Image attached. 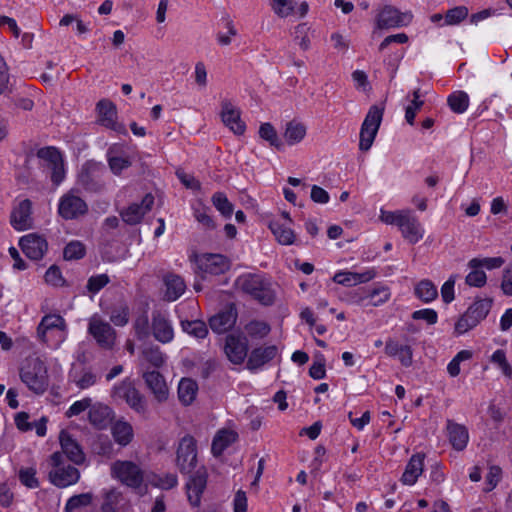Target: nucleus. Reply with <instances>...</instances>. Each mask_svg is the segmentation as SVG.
Instances as JSON below:
<instances>
[{
	"mask_svg": "<svg viewBox=\"0 0 512 512\" xmlns=\"http://www.w3.org/2000/svg\"><path fill=\"white\" fill-rule=\"evenodd\" d=\"M23 253L32 260L43 258L47 252L48 243L43 236L30 233L23 236L19 242Z\"/></svg>",
	"mask_w": 512,
	"mask_h": 512,
	"instance_id": "obj_17",
	"label": "nucleus"
},
{
	"mask_svg": "<svg viewBox=\"0 0 512 512\" xmlns=\"http://www.w3.org/2000/svg\"><path fill=\"white\" fill-rule=\"evenodd\" d=\"M306 135V127L302 123L295 121L289 122L284 132V138L287 144L295 145L302 141Z\"/></svg>",
	"mask_w": 512,
	"mask_h": 512,
	"instance_id": "obj_42",
	"label": "nucleus"
},
{
	"mask_svg": "<svg viewBox=\"0 0 512 512\" xmlns=\"http://www.w3.org/2000/svg\"><path fill=\"white\" fill-rule=\"evenodd\" d=\"M70 380L77 388L84 390L97 383V375L90 369L83 368L70 373Z\"/></svg>",
	"mask_w": 512,
	"mask_h": 512,
	"instance_id": "obj_39",
	"label": "nucleus"
},
{
	"mask_svg": "<svg viewBox=\"0 0 512 512\" xmlns=\"http://www.w3.org/2000/svg\"><path fill=\"white\" fill-rule=\"evenodd\" d=\"M63 255L66 260L81 259L85 255V247L79 241H72L64 248Z\"/></svg>",
	"mask_w": 512,
	"mask_h": 512,
	"instance_id": "obj_56",
	"label": "nucleus"
},
{
	"mask_svg": "<svg viewBox=\"0 0 512 512\" xmlns=\"http://www.w3.org/2000/svg\"><path fill=\"white\" fill-rule=\"evenodd\" d=\"M384 109L373 105L369 108L360 129L359 149L368 151L378 133L382 122Z\"/></svg>",
	"mask_w": 512,
	"mask_h": 512,
	"instance_id": "obj_5",
	"label": "nucleus"
},
{
	"mask_svg": "<svg viewBox=\"0 0 512 512\" xmlns=\"http://www.w3.org/2000/svg\"><path fill=\"white\" fill-rule=\"evenodd\" d=\"M469 16V9L466 6H456L447 10L445 14L444 24L446 26H454L463 22Z\"/></svg>",
	"mask_w": 512,
	"mask_h": 512,
	"instance_id": "obj_46",
	"label": "nucleus"
},
{
	"mask_svg": "<svg viewBox=\"0 0 512 512\" xmlns=\"http://www.w3.org/2000/svg\"><path fill=\"white\" fill-rule=\"evenodd\" d=\"M472 358V352L461 350L447 365V372L451 377H457L460 374V363Z\"/></svg>",
	"mask_w": 512,
	"mask_h": 512,
	"instance_id": "obj_55",
	"label": "nucleus"
},
{
	"mask_svg": "<svg viewBox=\"0 0 512 512\" xmlns=\"http://www.w3.org/2000/svg\"><path fill=\"white\" fill-rule=\"evenodd\" d=\"M391 297L390 289L386 286H378L368 289L367 306H381Z\"/></svg>",
	"mask_w": 512,
	"mask_h": 512,
	"instance_id": "obj_44",
	"label": "nucleus"
},
{
	"mask_svg": "<svg viewBox=\"0 0 512 512\" xmlns=\"http://www.w3.org/2000/svg\"><path fill=\"white\" fill-rule=\"evenodd\" d=\"M37 156L43 162V167L51 174V181L59 185L65 178L64 160L60 151L54 147H44L38 150Z\"/></svg>",
	"mask_w": 512,
	"mask_h": 512,
	"instance_id": "obj_10",
	"label": "nucleus"
},
{
	"mask_svg": "<svg viewBox=\"0 0 512 512\" xmlns=\"http://www.w3.org/2000/svg\"><path fill=\"white\" fill-rule=\"evenodd\" d=\"M238 439V433L230 428H223L215 434L211 451L214 456H220L222 453Z\"/></svg>",
	"mask_w": 512,
	"mask_h": 512,
	"instance_id": "obj_30",
	"label": "nucleus"
},
{
	"mask_svg": "<svg viewBox=\"0 0 512 512\" xmlns=\"http://www.w3.org/2000/svg\"><path fill=\"white\" fill-rule=\"evenodd\" d=\"M195 219L202 224L206 229H215L216 224L212 217L209 215V209L206 207H199L194 209Z\"/></svg>",
	"mask_w": 512,
	"mask_h": 512,
	"instance_id": "obj_63",
	"label": "nucleus"
},
{
	"mask_svg": "<svg viewBox=\"0 0 512 512\" xmlns=\"http://www.w3.org/2000/svg\"><path fill=\"white\" fill-rule=\"evenodd\" d=\"M48 334H58V343L66 340L67 324L62 316L48 314L41 319L37 327V336L40 340H48Z\"/></svg>",
	"mask_w": 512,
	"mask_h": 512,
	"instance_id": "obj_13",
	"label": "nucleus"
},
{
	"mask_svg": "<svg viewBox=\"0 0 512 512\" xmlns=\"http://www.w3.org/2000/svg\"><path fill=\"white\" fill-rule=\"evenodd\" d=\"M492 306V301L489 299H480L475 301L468 309L467 313L470 314L472 319L478 325L486 318Z\"/></svg>",
	"mask_w": 512,
	"mask_h": 512,
	"instance_id": "obj_43",
	"label": "nucleus"
},
{
	"mask_svg": "<svg viewBox=\"0 0 512 512\" xmlns=\"http://www.w3.org/2000/svg\"><path fill=\"white\" fill-rule=\"evenodd\" d=\"M207 485V473L205 469H199L192 475L186 484L187 498L193 507H199L201 496Z\"/></svg>",
	"mask_w": 512,
	"mask_h": 512,
	"instance_id": "obj_20",
	"label": "nucleus"
},
{
	"mask_svg": "<svg viewBox=\"0 0 512 512\" xmlns=\"http://www.w3.org/2000/svg\"><path fill=\"white\" fill-rule=\"evenodd\" d=\"M260 137L269 142L271 146H274L278 150L282 149L283 144L278 138L275 128L270 123H263L259 128Z\"/></svg>",
	"mask_w": 512,
	"mask_h": 512,
	"instance_id": "obj_53",
	"label": "nucleus"
},
{
	"mask_svg": "<svg viewBox=\"0 0 512 512\" xmlns=\"http://www.w3.org/2000/svg\"><path fill=\"white\" fill-rule=\"evenodd\" d=\"M125 499L117 489H109L103 492L102 512H123Z\"/></svg>",
	"mask_w": 512,
	"mask_h": 512,
	"instance_id": "obj_35",
	"label": "nucleus"
},
{
	"mask_svg": "<svg viewBox=\"0 0 512 512\" xmlns=\"http://www.w3.org/2000/svg\"><path fill=\"white\" fill-rule=\"evenodd\" d=\"M111 416L112 410L102 404L93 406L88 414L90 423L98 429L106 428L111 421Z\"/></svg>",
	"mask_w": 512,
	"mask_h": 512,
	"instance_id": "obj_36",
	"label": "nucleus"
},
{
	"mask_svg": "<svg viewBox=\"0 0 512 512\" xmlns=\"http://www.w3.org/2000/svg\"><path fill=\"white\" fill-rule=\"evenodd\" d=\"M32 203L29 199L18 201L11 212V225L18 231L30 229L33 224Z\"/></svg>",
	"mask_w": 512,
	"mask_h": 512,
	"instance_id": "obj_16",
	"label": "nucleus"
},
{
	"mask_svg": "<svg viewBox=\"0 0 512 512\" xmlns=\"http://www.w3.org/2000/svg\"><path fill=\"white\" fill-rule=\"evenodd\" d=\"M277 354L276 346L259 347L252 350L248 357L247 368L255 371L267 362L271 361Z\"/></svg>",
	"mask_w": 512,
	"mask_h": 512,
	"instance_id": "obj_31",
	"label": "nucleus"
},
{
	"mask_svg": "<svg viewBox=\"0 0 512 512\" xmlns=\"http://www.w3.org/2000/svg\"><path fill=\"white\" fill-rule=\"evenodd\" d=\"M88 333L104 349H112L116 342V331L99 315L94 314L88 323Z\"/></svg>",
	"mask_w": 512,
	"mask_h": 512,
	"instance_id": "obj_11",
	"label": "nucleus"
},
{
	"mask_svg": "<svg viewBox=\"0 0 512 512\" xmlns=\"http://www.w3.org/2000/svg\"><path fill=\"white\" fill-rule=\"evenodd\" d=\"M212 203L214 207L222 214L225 218H230L233 214V204L228 200L227 196L223 192H216L213 194Z\"/></svg>",
	"mask_w": 512,
	"mask_h": 512,
	"instance_id": "obj_47",
	"label": "nucleus"
},
{
	"mask_svg": "<svg viewBox=\"0 0 512 512\" xmlns=\"http://www.w3.org/2000/svg\"><path fill=\"white\" fill-rule=\"evenodd\" d=\"M109 283V277L106 274L91 276L87 282V290L92 294L98 293Z\"/></svg>",
	"mask_w": 512,
	"mask_h": 512,
	"instance_id": "obj_64",
	"label": "nucleus"
},
{
	"mask_svg": "<svg viewBox=\"0 0 512 512\" xmlns=\"http://www.w3.org/2000/svg\"><path fill=\"white\" fill-rule=\"evenodd\" d=\"M269 228L281 245H292L295 242L296 235L289 225L273 220L269 224Z\"/></svg>",
	"mask_w": 512,
	"mask_h": 512,
	"instance_id": "obj_37",
	"label": "nucleus"
},
{
	"mask_svg": "<svg viewBox=\"0 0 512 512\" xmlns=\"http://www.w3.org/2000/svg\"><path fill=\"white\" fill-rule=\"evenodd\" d=\"M111 433L114 441L123 447L130 444L134 437L132 425L125 420H117L113 423Z\"/></svg>",
	"mask_w": 512,
	"mask_h": 512,
	"instance_id": "obj_34",
	"label": "nucleus"
},
{
	"mask_svg": "<svg viewBox=\"0 0 512 512\" xmlns=\"http://www.w3.org/2000/svg\"><path fill=\"white\" fill-rule=\"evenodd\" d=\"M143 379L153 394L154 398L162 403L169 397V388L164 377L157 371H146L143 373Z\"/></svg>",
	"mask_w": 512,
	"mask_h": 512,
	"instance_id": "obj_22",
	"label": "nucleus"
},
{
	"mask_svg": "<svg viewBox=\"0 0 512 512\" xmlns=\"http://www.w3.org/2000/svg\"><path fill=\"white\" fill-rule=\"evenodd\" d=\"M236 320L237 311L236 308L231 305L212 316L209 320V325L212 331L222 334L230 330L235 325Z\"/></svg>",
	"mask_w": 512,
	"mask_h": 512,
	"instance_id": "obj_24",
	"label": "nucleus"
},
{
	"mask_svg": "<svg viewBox=\"0 0 512 512\" xmlns=\"http://www.w3.org/2000/svg\"><path fill=\"white\" fill-rule=\"evenodd\" d=\"M111 396L115 401H124L136 413L147 414V401L130 379L126 378L114 385Z\"/></svg>",
	"mask_w": 512,
	"mask_h": 512,
	"instance_id": "obj_4",
	"label": "nucleus"
},
{
	"mask_svg": "<svg viewBox=\"0 0 512 512\" xmlns=\"http://www.w3.org/2000/svg\"><path fill=\"white\" fill-rule=\"evenodd\" d=\"M98 112L99 123L109 129L115 131L123 130V126L117 122L116 106L107 99H102L96 106Z\"/></svg>",
	"mask_w": 512,
	"mask_h": 512,
	"instance_id": "obj_23",
	"label": "nucleus"
},
{
	"mask_svg": "<svg viewBox=\"0 0 512 512\" xmlns=\"http://www.w3.org/2000/svg\"><path fill=\"white\" fill-rule=\"evenodd\" d=\"M505 263L504 258L497 257H487V258H473L469 261L468 265L472 269L485 267L489 270L500 268Z\"/></svg>",
	"mask_w": 512,
	"mask_h": 512,
	"instance_id": "obj_51",
	"label": "nucleus"
},
{
	"mask_svg": "<svg viewBox=\"0 0 512 512\" xmlns=\"http://www.w3.org/2000/svg\"><path fill=\"white\" fill-rule=\"evenodd\" d=\"M413 15L411 12H401L396 7L385 5L378 10L375 24L377 29H391L407 26L411 23Z\"/></svg>",
	"mask_w": 512,
	"mask_h": 512,
	"instance_id": "obj_9",
	"label": "nucleus"
},
{
	"mask_svg": "<svg viewBox=\"0 0 512 512\" xmlns=\"http://www.w3.org/2000/svg\"><path fill=\"white\" fill-rule=\"evenodd\" d=\"M197 383L190 378H182L178 385V398L183 405H190L196 398Z\"/></svg>",
	"mask_w": 512,
	"mask_h": 512,
	"instance_id": "obj_38",
	"label": "nucleus"
},
{
	"mask_svg": "<svg viewBox=\"0 0 512 512\" xmlns=\"http://www.w3.org/2000/svg\"><path fill=\"white\" fill-rule=\"evenodd\" d=\"M154 204L152 194H146L140 203H132L121 212L123 221L129 225L139 223L144 215L151 210Z\"/></svg>",
	"mask_w": 512,
	"mask_h": 512,
	"instance_id": "obj_19",
	"label": "nucleus"
},
{
	"mask_svg": "<svg viewBox=\"0 0 512 512\" xmlns=\"http://www.w3.org/2000/svg\"><path fill=\"white\" fill-rule=\"evenodd\" d=\"M49 462L52 470L48 473V479L56 487L66 488L79 481V470L72 465L65 466L64 457L59 451L50 456Z\"/></svg>",
	"mask_w": 512,
	"mask_h": 512,
	"instance_id": "obj_2",
	"label": "nucleus"
},
{
	"mask_svg": "<svg viewBox=\"0 0 512 512\" xmlns=\"http://www.w3.org/2000/svg\"><path fill=\"white\" fill-rule=\"evenodd\" d=\"M21 381L29 390L42 394L48 387L46 365L38 358L28 360L20 370Z\"/></svg>",
	"mask_w": 512,
	"mask_h": 512,
	"instance_id": "obj_3",
	"label": "nucleus"
},
{
	"mask_svg": "<svg viewBox=\"0 0 512 512\" xmlns=\"http://www.w3.org/2000/svg\"><path fill=\"white\" fill-rule=\"evenodd\" d=\"M199 267L205 274L220 275L229 269V261L221 254H205L199 261Z\"/></svg>",
	"mask_w": 512,
	"mask_h": 512,
	"instance_id": "obj_27",
	"label": "nucleus"
},
{
	"mask_svg": "<svg viewBox=\"0 0 512 512\" xmlns=\"http://www.w3.org/2000/svg\"><path fill=\"white\" fill-rule=\"evenodd\" d=\"M415 295L423 302L429 303L438 296L437 287L428 279L421 280L415 286Z\"/></svg>",
	"mask_w": 512,
	"mask_h": 512,
	"instance_id": "obj_41",
	"label": "nucleus"
},
{
	"mask_svg": "<svg viewBox=\"0 0 512 512\" xmlns=\"http://www.w3.org/2000/svg\"><path fill=\"white\" fill-rule=\"evenodd\" d=\"M197 464L196 440L190 436H184L178 445L176 452V465L182 473L192 472Z\"/></svg>",
	"mask_w": 512,
	"mask_h": 512,
	"instance_id": "obj_12",
	"label": "nucleus"
},
{
	"mask_svg": "<svg viewBox=\"0 0 512 512\" xmlns=\"http://www.w3.org/2000/svg\"><path fill=\"white\" fill-rule=\"evenodd\" d=\"M181 326L183 331L199 339L205 338L208 334L206 324L200 320L182 321Z\"/></svg>",
	"mask_w": 512,
	"mask_h": 512,
	"instance_id": "obj_50",
	"label": "nucleus"
},
{
	"mask_svg": "<svg viewBox=\"0 0 512 512\" xmlns=\"http://www.w3.org/2000/svg\"><path fill=\"white\" fill-rule=\"evenodd\" d=\"M108 164L113 174L120 175L124 169L130 167L131 161L128 157L109 154Z\"/></svg>",
	"mask_w": 512,
	"mask_h": 512,
	"instance_id": "obj_58",
	"label": "nucleus"
},
{
	"mask_svg": "<svg viewBox=\"0 0 512 512\" xmlns=\"http://www.w3.org/2000/svg\"><path fill=\"white\" fill-rule=\"evenodd\" d=\"M375 277L376 271L373 268H369L363 272L339 271L333 276V281L343 286H355L367 283Z\"/></svg>",
	"mask_w": 512,
	"mask_h": 512,
	"instance_id": "obj_25",
	"label": "nucleus"
},
{
	"mask_svg": "<svg viewBox=\"0 0 512 512\" xmlns=\"http://www.w3.org/2000/svg\"><path fill=\"white\" fill-rule=\"evenodd\" d=\"M221 119L233 133L242 135L245 132L246 126L241 120L240 110L229 100L221 102Z\"/></svg>",
	"mask_w": 512,
	"mask_h": 512,
	"instance_id": "obj_18",
	"label": "nucleus"
},
{
	"mask_svg": "<svg viewBox=\"0 0 512 512\" xmlns=\"http://www.w3.org/2000/svg\"><path fill=\"white\" fill-rule=\"evenodd\" d=\"M398 228L402 237L411 244L418 243L425 234L423 226L410 210L406 211Z\"/></svg>",
	"mask_w": 512,
	"mask_h": 512,
	"instance_id": "obj_15",
	"label": "nucleus"
},
{
	"mask_svg": "<svg viewBox=\"0 0 512 512\" xmlns=\"http://www.w3.org/2000/svg\"><path fill=\"white\" fill-rule=\"evenodd\" d=\"M447 102L453 112L462 114L469 106V96L464 91H455L448 97Z\"/></svg>",
	"mask_w": 512,
	"mask_h": 512,
	"instance_id": "obj_45",
	"label": "nucleus"
},
{
	"mask_svg": "<svg viewBox=\"0 0 512 512\" xmlns=\"http://www.w3.org/2000/svg\"><path fill=\"white\" fill-rule=\"evenodd\" d=\"M88 212V205L75 189L63 194L58 203V213L65 220L77 219Z\"/></svg>",
	"mask_w": 512,
	"mask_h": 512,
	"instance_id": "obj_8",
	"label": "nucleus"
},
{
	"mask_svg": "<svg viewBox=\"0 0 512 512\" xmlns=\"http://www.w3.org/2000/svg\"><path fill=\"white\" fill-rule=\"evenodd\" d=\"M424 459L425 455L422 453L411 456L400 479L403 485L412 486L417 482L424 470Z\"/></svg>",
	"mask_w": 512,
	"mask_h": 512,
	"instance_id": "obj_28",
	"label": "nucleus"
},
{
	"mask_svg": "<svg viewBox=\"0 0 512 512\" xmlns=\"http://www.w3.org/2000/svg\"><path fill=\"white\" fill-rule=\"evenodd\" d=\"M93 495L92 493H82L78 495H73L70 497L66 505L64 507L65 512H74L75 510L89 506L92 503Z\"/></svg>",
	"mask_w": 512,
	"mask_h": 512,
	"instance_id": "obj_48",
	"label": "nucleus"
},
{
	"mask_svg": "<svg viewBox=\"0 0 512 512\" xmlns=\"http://www.w3.org/2000/svg\"><path fill=\"white\" fill-rule=\"evenodd\" d=\"M476 326V322L466 311L455 323L454 332L457 335H462Z\"/></svg>",
	"mask_w": 512,
	"mask_h": 512,
	"instance_id": "obj_62",
	"label": "nucleus"
},
{
	"mask_svg": "<svg viewBox=\"0 0 512 512\" xmlns=\"http://www.w3.org/2000/svg\"><path fill=\"white\" fill-rule=\"evenodd\" d=\"M36 468L22 467L18 472L20 482L30 489L38 488L40 483L36 477Z\"/></svg>",
	"mask_w": 512,
	"mask_h": 512,
	"instance_id": "obj_54",
	"label": "nucleus"
},
{
	"mask_svg": "<svg viewBox=\"0 0 512 512\" xmlns=\"http://www.w3.org/2000/svg\"><path fill=\"white\" fill-rule=\"evenodd\" d=\"M62 455L66 456L68 460L74 464H81L85 460V454L80 445L74 440L71 435L66 431H61L59 435Z\"/></svg>",
	"mask_w": 512,
	"mask_h": 512,
	"instance_id": "obj_26",
	"label": "nucleus"
},
{
	"mask_svg": "<svg viewBox=\"0 0 512 512\" xmlns=\"http://www.w3.org/2000/svg\"><path fill=\"white\" fill-rule=\"evenodd\" d=\"M235 286L264 305H270L274 301L275 293L272 284L263 274L244 273L237 277Z\"/></svg>",
	"mask_w": 512,
	"mask_h": 512,
	"instance_id": "obj_1",
	"label": "nucleus"
},
{
	"mask_svg": "<svg viewBox=\"0 0 512 512\" xmlns=\"http://www.w3.org/2000/svg\"><path fill=\"white\" fill-rule=\"evenodd\" d=\"M246 332L252 337H265L269 331V325L264 321H251L245 326Z\"/></svg>",
	"mask_w": 512,
	"mask_h": 512,
	"instance_id": "obj_59",
	"label": "nucleus"
},
{
	"mask_svg": "<svg viewBox=\"0 0 512 512\" xmlns=\"http://www.w3.org/2000/svg\"><path fill=\"white\" fill-rule=\"evenodd\" d=\"M447 433L449 441L454 449L462 451L466 448L469 441V433L464 425L448 420Z\"/></svg>",
	"mask_w": 512,
	"mask_h": 512,
	"instance_id": "obj_32",
	"label": "nucleus"
},
{
	"mask_svg": "<svg viewBox=\"0 0 512 512\" xmlns=\"http://www.w3.org/2000/svg\"><path fill=\"white\" fill-rule=\"evenodd\" d=\"M152 335L158 342L167 344L174 339V329L166 314L154 311L151 320Z\"/></svg>",
	"mask_w": 512,
	"mask_h": 512,
	"instance_id": "obj_14",
	"label": "nucleus"
},
{
	"mask_svg": "<svg viewBox=\"0 0 512 512\" xmlns=\"http://www.w3.org/2000/svg\"><path fill=\"white\" fill-rule=\"evenodd\" d=\"M423 104L424 101L421 99L420 90L416 89L415 91H413V99L405 109V119L410 125L414 124L417 111H419L422 108Z\"/></svg>",
	"mask_w": 512,
	"mask_h": 512,
	"instance_id": "obj_52",
	"label": "nucleus"
},
{
	"mask_svg": "<svg viewBox=\"0 0 512 512\" xmlns=\"http://www.w3.org/2000/svg\"><path fill=\"white\" fill-rule=\"evenodd\" d=\"M141 356L145 362L149 363L154 368H161L167 360L166 354H164L157 345L145 347L141 352Z\"/></svg>",
	"mask_w": 512,
	"mask_h": 512,
	"instance_id": "obj_40",
	"label": "nucleus"
},
{
	"mask_svg": "<svg viewBox=\"0 0 512 512\" xmlns=\"http://www.w3.org/2000/svg\"><path fill=\"white\" fill-rule=\"evenodd\" d=\"M110 470L112 478L128 487L139 488L143 483V471L139 465L132 461L117 460L112 463Z\"/></svg>",
	"mask_w": 512,
	"mask_h": 512,
	"instance_id": "obj_7",
	"label": "nucleus"
},
{
	"mask_svg": "<svg viewBox=\"0 0 512 512\" xmlns=\"http://www.w3.org/2000/svg\"><path fill=\"white\" fill-rule=\"evenodd\" d=\"M133 329L138 340H147L152 333L148 316L146 314L138 316L133 323Z\"/></svg>",
	"mask_w": 512,
	"mask_h": 512,
	"instance_id": "obj_49",
	"label": "nucleus"
},
{
	"mask_svg": "<svg viewBox=\"0 0 512 512\" xmlns=\"http://www.w3.org/2000/svg\"><path fill=\"white\" fill-rule=\"evenodd\" d=\"M491 361L496 364L503 372V374L507 377L512 376V368L507 362L506 354L503 350L498 349L496 350L492 356Z\"/></svg>",
	"mask_w": 512,
	"mask_h": 512,
	"instance_id": "obj_61",
	"label": "nucleus"
},
{
	"mask_svg": "<svg viewBox=\"0 0 512 512\" xmlns=\"http://www.w3.org/2000/svg\"><path fill=\"white\" fill-rule=\"evenodd\" d=\"M163 283L165 287L164 299L169 302L176 301L186 290L185 281L181 276L176 274H167L163 278Z\"/></svg>",
	"mask_w": 512,
	"mask_h": 512,
	"instance_id": "obj_29",
	"label": "nucleus"
},
{
	"mask_svg": "<svg viewBox=\"0 0 512 512\" xmlns=\"http://www.w3.org/2000/svg\"><path fill=\"white\" fill-rule=\"evenodd\" d=\"M385 353L389 357H398L401 364L408 367L412 364V349L408 345H401L393 339H388L385 345Z\"/></svg>",
	"mask_w": 512,
	"mask_h": 512,
	"instance_id": "obj_33",
	"label": "nucleus"
},
{
	"mask_svg": "<svg viewBox=\"0 0 512 512\" xmlns=\"http://www.w3.org/2000/svg\"><path fill=\"white\" fill-rule=\"evenodd\" d=\"M271 8L276 15L286 18L294 11L292 0H271Z\"/></svg>",
	"mask_w": 512,
	"mask_h": 512,
	"instance_id": "obj_57",
	"label": "nucleus"
},
{
	"mask_svg": "<svg viewBox=\"0 0 512 512\" xmlns=\"http://www.w3.org/2000/svg\"><path fill=\"white\" fill-rule=\"evenodd\" d=\"M225 354L229 361L235 365L242 364L247 357L248 343L245 338L229 335L226 338Z\"/></svg>",
	"mask_w": 512,
	"mask_h": 512,
	"instance_id": "obj_21",
	"label": "nucleus"
},
{
	"mask_svg": "<svg viewBox=\"0 0 512 512\" xmlns=\"http://www.w3.org/2000/svg\"><path fill=\"white\" fill-rule=\"evenodd\" d=\"M407 210L387 211L384 209L380 210L379 219L387 225H396L399 227L402 218L404 217Z\"/></svg>",
	"mask_w": 512,
	"mask_h": 512,
	"instance_id": "obj_60",
	"label": "nucleus"
},
{
	"mask_svg": "<svg viewBox=\"0 0 512 512\" xmlns=\"http://www.w3.org/2000/svg\"><path fill=\"white\" fill-rule=\"evenodd\" d=\"M104 173L105 167L102 163L87 161L78 173L77 182L86 191L100 192L105 188Z\"/></svg>",
	"mask_w": 512,
	"mask_h": 512,
	"instance_id": "obj_6",
	"label": "nucleus"
}]
</instances>
